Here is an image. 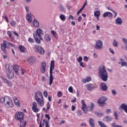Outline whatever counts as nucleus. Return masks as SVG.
Listing matches in <instances>:
<instances>
[{"mask_svg":"<svg viewBox=\"0 0 127 127\" xmlns=\"http://www.w3.org/2000/svg\"><path fill=\"white\" fill-rule=\"evenodd\" d=\"M89 125L91 127H95V124H94V119L92 118H90L89 121Z\"/></svg>","mask_w":127,"mask_h":127,"instance_id":"nucleus-31","label":"nucleus"},{"mask_svg":"<svg viewBox=\"0 0 127 127\" xmlns=\"http://www.w3.org/2000/svg\"><path fill=\"white\" fill-rule=\"evenodd\" d=\"M123 110L127 114V104L123 103L119 108V110Z\"/></svg>","mask_w":127,"mask_h":127,"instance_id":"nucleus-18","label":"nucleus"},{"mask_svg":"<svg viewBox=\"0 0 127 127\" xmlns=\"http://www.w3.org/2000/svg\"><path fill=\"white\" fill-rule=\"evenodd\" d=\"M28 41L30 43H34V40L32 38H29Z\"/></svg>","mask_w":127,"mask_h":127,"instance_id":"nucleus-47","label":"nucleus"},{"mask_svg":"<svg viewBox=\"0 0 127 127\" xmlns=\"http://www.w3.org/2000/svg\"><path fill=\"white\" fill-rule=\"evenodd\" d=\"M43 122L46 125V127H49V121H47V119H43Z\"/></svg>","mask_w":127,"mask_h":127,"instance_id":"nucleus-37","label":"nucleus"},{"mask_svg":"<svg viewBox=\"0 0 127 127\" xmlns=\"http://www.w3.org/2000/svg\"><path fill=\"white\" fill-rule=\"evenodd\" d=\"M36 102H37L38 105L40 106V107H44V99H43V98L36 100Z\"/></svg>","mask_w":127,"mask_h":127,"instance_id":"nucleus-13","label":"nucleus"},{"mask_svg":"<svg viewBox=\"0 0 127 127\" xmlns=\"http://www.w3.org/2000/svg\"><path fill=\"white\" fill-rule=\"evenodd\" d=\"M8 46H10L11 47H15L14 45H13L11 43L8 42Z\"/></svg>","mask_w":127,"mask_h":127,"instance_id":"nucleus-59","label":"nucleus"},{"mask_svg":"<svg viewBox=\"0 0 127 127\" xmlns=\"http://www.w3.org/2000/svg\"><path fill=\"white\" fill-rule=\"evenodd\" d=\"M113 44L114 47H118V44H119V43L116 41V40H114Z\"/></svg>","mask_w":127,"mask_h":127,"instance_id":"nucleus-43","label":"nucleus"},{"mask_svg":"<svg viewBox=\"0 0 127 127\" xmlns=\"http://www.w3.org/2000/svg\"><path fill=\"white\" fill-rule=\"evenodd\" d=\"M13 69L16 75H18V65L16 64L13 65Z\"/></svg>","mask_w":127,"mask_h":127,"instance_id":"nucleus-28","label":"nucleus"},{"mask_svg":"<svg viewBox=\"0 0 127 127\" xmlns=\"http://www.w3.org/2000/svg\"><path fill=\"white\" fill-rule=\"evenodd\" d=\"M103 17H109L110 18L113 17V14L111 13V12H105L103 15Z\"/></svg>","mask_w":127,"mask_h":127,"instance_id":"nucleus-22","label":"nucleus"},{"mask_svg":"<svg viewBox=\"0 0 127 127\" xmlns=\"http://www.w3.org/2000/svg\"><path fill=\"white\" fill-rule=\"evenodd\" d=\"M1 79L4 82V83H6L8 86H12V84H11V82L9 81L7 79H6L4 76H1Z\"/></svg>","mask_w":127,"mask_h":127,"instance_id":"nucleus-21","label":"nucleus"},{"mask_svg":"<svg viewBox=\"0 0 127 127\" xmlns=\"http://www.w3.org/2000/svg\"><path fill=\"white\" fill-rule=\"evenodd\" d=\"M33 35H36V36H38L39 38H40V40H43L42 38V36L44 35V31L41 28H38L36 30V34H33Z\"/></svg>","mask_w":127,"mask_h":127,"instance_id":"nucleus-7","label":"nucleus"},{"mask_svg":"<svg viewBox=\"0 0 127 127\" xmlns=\"http://www.w3.org/2000/svg\"><path fill=\"white\" fill-rule=\"evenodd\" d=\"M68 91L70 93H73V87L72 86L69 87L68 88Z\"/></svg>","mask_w":127,"mask_h":127,"instance_id":"nucleus-54","label":"nucleus"},{"mask_svg":"<svg viewBox=\"0 0 127 127\" xmlns=\"http://www.w3.org/2000/svg\"><path fill=\"white\" fill-rule=\"evenodd\" d=\"M48 95V93L46 91H45L44 92V97H45V98H47Z\"/></svg>","mask_w":127,"mask_h":127,"instance_id":"nucleus-55","label":"nucleus"},{"mask_svg":"<svg viewBox=\"0 0 127 127\" xmlns=\"http://www.w3.org/2000/svg\"><path fill=\"white\" fill-rule=\"evenodd\" d=\"M96 49H97L98 50L103 49V42L100 40L96 42Z\"/></svg>","mask_w":127,"mask_h":127,"instance_id":"nucleus-10","label":"nucleus"},{"mask_svg":"<svg viewBox=\"0 0 127 127\" xmlns=\"http://www.w3.org/2000/svg\"><path fill=\"white\" fill-rule=\"evenodd\" d=\"M41 71L44 73L46 71V62H43L41 64Z\"/></svg>","mask_w":127,"mask_h":127,"instance_id":"nucleus-16","label":"nucleus"},{"mask_svg":"<svg viewBox=\"0 0 127 127\" xmlns=\"http://www.w3.org/2000/svg\"><path fill=\"white\" fill-rule=\"evenodd\" d=\"M100 90L101 91H104V92H106L108 90V85L106 84V83L102 82L100 84Z\"/></svg>","mask_w":127,"mask_h":127,"instance_id":"nucleus-14","label":"nucleus"},{"mask_svg":"<svg viewBox=\"0 0 127 127\" xmlns=\"http://www.w3.org/2000/svg\"><path fill=\"white\" fill-rule=\"evenodd\" d=\"M15 119L21 123L23 121V119H24V114L22 112H16Z\"/></svg>","mask_w":127,"mask_h":127,"instance_id":"nucleus-6","label":"nucleus"},{"mask_svg":"<svg viewBox=\"0 0 127 127\" xmlns=\"http://www.w3.org/2000/svg\"><path fill=\"white\" fill-rule=\"evenodd\" d=\"M4 104L5 107L7 108H12L13 107V103L11 98L8 96L2 97L0 100V104Z\"/></svg>","mask_w":127,"mask_h":127,"instance_id":"nucleus-2","label":"nucleus"},{"mask_svg":"<svg viewBox=\"0 0 127 127\" xmlns=\"http://www.w3.org/2000/svg\"><path fill=\"white\" fill-rule=\"evenodd\" d=\"M60 18L62 20V21H65L66 19V16L64 14H61L60 15Z\"/></svg>","mask_w":127,"mask_h":127,"instance_id":"nucleus-35","label":"nucleus"},{"mask_svg":"<svg viewBox=\"0 0 127 127\" xmlns=\"http://www.w3.org/2000/svg\"><path fill=\"white\" fill-rule=\"evenodd\" d=\"M26 126V122H25L20 125V127H25Z\"/></svg>","mask_w":127,"mask_h":127,"instance_id":"nucleus-49","label":"nucleus"},{"mask_svg":"<svg viewBox=\"0 0 127 127\" xmlns=\"http://www.w3.org/2000/svg\"><path fill=\"white\" fill-rule=\"evenodd\" d=\"M58 97L59 98H61V97H62V92H61V91L58 92Z\"/></svg>","mask_w":127,"mask_h":127,"instance_id":"nucleus-51","label":"nucleus"},{"mask_svg":"<svg viewBox=\"0 0 127 127\" xmlns=\"http://www.w3.org/2000/svg\"><path fill=\"white\" fill-rule=\"evenodd\" d=\"M109 50L111 53H112V54H115V51H114V50H113L112 48H110Z\"/></svg>","mask_w":127,"mask_h":127,"instance_id":"nucleus-61","label":"nucleus"},{"mask_svg":"<svg viewBox=\"0 0 127 127\" xmlns=\"http://www.w3.org/2000/svg\"><path fill=\"white\" fill-rule=\"evenodd\" d=\"M107 101H108V98L105 96H102L97 101V103L100 107H104L107 105V103H106Z\"/></svg>","mask_w":127,"mask_h":127,"instance_id":"nucleus-5","label":"nucleus"},{"mask_svg":"<svg viewBox=\"0 0 127 127\" xmlns=\"http://www.w3.org/2000/svg\"><path fill=\"white\" fill-rule=\"evenodd\" d=\"M35 49L39 52V53H40V54H44V53L45 52L44 49L39 45L36 46Z\"/></svg>","mask_w":127,"mask_h":127,"instance_id":"nucleus-11","label":"nucleus"},{"mask_svg":"<svg viewBox=\"0 0 127 127\" xmlns=\"http://www.w3.org/2000/svg\"><path fill=\"white\" fill-rule=\"evenodd\" d=\"M77 20L79 22H80L82 20V16H80L78 17Z\"/></svg>","mask_w":127,"mask_h":127,"instance_id":"nucleus-64","label":"nucleus"},{"mask_svg":"<svg viewBox=\"0 0 127 127\" xmlns=\"http://www.w3.org/2000/svg\"><path fill=\"white\" fill-rule=\"evenodd\" d=\"M55 63L54 61H52L50 64V86H51L52 83H53V75H52V71L54 69Z\"/></svg>","mask_w":127,"mask_h":127,"instance_id":"nucleus-4","label":"nucleus"},{"mask_svg":"<svg viewBox=\"0 0 127 127\" xmlns=\"http://www.w3.org/2000/svg\"><path fill=\"white\" fill-rule=\"evenodd\" d=\"M92 81V77L91 76H87L86 77V79H84L82 80V83L83 84H86V83L91 82Z\"/></svg>","mask_w":127,"mask_h":127,"instance_id":"nucleus-23","label":"nucleus"},{"mask_svg":"<svg viewBox=\"0 0 127 127\" xmlns=\"http://www.w3.org/2000/svg\"><path fill=\"white\" fill-rule=\"evenodd\" d=\"M86 86L87 87V90L88 91H92L93 89H95V86L92 84H88Z\"/></svg>","mask_w":127,"mask_h":127,"instance_id":"nucleus-29","label":"nucleus"},{"mask_svg":"<svg viewBox=\"0 0 127 127\" xmlns=\"http://www.w3.org/2000/svg\"><path fill=\"white\" fill-rule=\"evenodd\" d=\"M14 101L16 106H17V107H20V104H19V101L18 99H17V98H15L14 99Z\"/></svg>","mask_w":127,"mask_h":127,"instance_id":"nucleus-32","label":"nucleus"},{"mask_svg":"<svg viewBox=\"0 0 127 127\" xmlns=\"http://www.w3.org/2000/svg\"><path fill=\"white\" fill-rule=\"evenodd\" d=\"M51 33L53 35V36H54V37H55L56 39H58V36L56 32H55V31H51Z\"/></svg>","mask_w":127,"mask_h":127,"instance_id":"nucleus-36","label":"nucleus"},{"mask_svg":"<svg viewBox=\"0 0 127 127\" xmlns=\"http://www.w3.org/2000/svg\"><path fill=\"white\" fill-rule=\"evenodd\" d=\"M88 60V57H87L86 56L84 57L83 58L84 61H85V62H87Z\"/></svg>","mask_w":127,"mask_h":127,"instance_id":"nucleus-60","label":"nucleus"},{"mask_svg":"<svg viewBox=\"0 0 127 127\" xmlns=\"http://www.w3.org/2000/svg\"><path fill=\"white\" fill-rule=\"evenodd\" d=\"M104 120L105 122H111L113 119L109 116H106L104 118Z\"/></svg>","mask_w":127,"mask_h":127,"instance_id":"nucleus-33","label":"nucleus"},{"mask_svg":"<svg viewBox=\"0 0 127 127\" xmlns=\"http://www.w3.org/2000/svg\"><path fill=\"white\" fill-rule=\"evenodd\" d=\"M76 114L77 116H82L83 113L82 112V111L78 110L76 111Z\"/></svg>","mask_w":127,"mask_h":127,"instance_id":"nucleus-42","label":"nucleus"},{"mask_svg":"<svg viewBox=\"0 0 127 127\" xmlns=\"http://www.w3.org/2000/svg\"><path fill=\"white\" fill-rule=\"evenodd\" d=\"M10 24L11 26H15L16 25V22L15 21L12 20L10 22Z\"/></svg>","mask_w":127,"mask_h":127,"instance_id":"nucleus-38","label":"nucleus"},{"mask_svg":"<svg viewBox=\"0 0 127 127\" xmlns=\"http://www.w3.org/2000/svg\"><path fill=\"white\" fill-rule=\"evenodd\" d=\"M7 34L8 36H9L10 39H11V41H14L15 39L12 36V33L10 31H7Z\"/></svg>","mask_w":127,"mask_h":127,"instance_id":"nucleus-24","label":"nucleus"},{"mask_svg":"<svg viewBox=\"0 0 127 127\" xmlns=\"http://www.w3.org/2000/svg\"><path fill=\"white\" fill-rule=\"evenodd\" d=\"M50 104L49 103V102H48L47 104V109L46 112H49V110H50Z\"/></svg>","mask_w":127,"mask_h":127,"instance_id":"nucleus-41","label":"nucleus"},{"mask_svg":"<svg viewBox=\"0 0 127 127\" xmlns=\"http://www.w3.org/2000/svg\"><path fill=\"white\" fill-rule=\"evenodd\" d=\"M68 19H71L72 20H74V17L72 15H70L68 18Z\"/></svg>","mask_w":127,"mask_h":127,"instance_id":"nucleus-57","label":"nucleus"},{"mask_svg":"<svg viewBox=\"0 0 127 127\" xmlns=\"http://www.w3.org/2000/svg\"><path fill=\"white\" fill-rule=\"evenodd\" d=\"M32 16H33V15L31 13H27L26 18L28 22H30V23L32 22Z\"/></svg>","mask_w":127,"mask_h":127,"instance_id":"nucleus-19","label":"nucleus"},{"mask_svg":"<svg viewBox=\"0 0 127 127\" xmlns=\"http://www.w3.org/2000/svg\"><path fill=\"white\" fill-rule=\"evenodd\" d=\"M75 109H76V107H75V106L74 105H72L71 106V111L72 112H74V111H75Z\"/></svg>","mask_w":127,"mask_h":127,"instance_id":"nucleus-62","label":"nucleus"},{"mask_svg":"<svg viewBox=\"0 0 127 127\" xmlns=\"http://www.w3.org/2000/svg\"><path fill=\"white\" fill-rule=\"evenodd\" d=\"M106 113H107V114H109L110 113H112V111L110 109H107L106 110Z\"/></svg>","mask_w":127,"mask_h":127,"instance_id":"nucleus-63","label":"nucleus"},{"mask_svg":"<svg viewBox=\"0 0 127 127\" xmlns=\"http://www.w3.org/2000/svg\"><path fill=\"white\" fill-rule=\"evenodd\" d=\"M9 48L10 46H8V42L5 40L3 41V43L0 45V48L4 53H6V48L7 49H9Z\"/></svg>","mask_w":127,"mask_h":127,"instance_id":"nucleus-8","label":"nucleus"},{"mask_svg":"<svg viewBox=\"0 0 127 127\" xmlns=\"http://www.w3.org/2000/svg\"><path fill=\"white\" fill-rule=\"evenodd\" d=\"M37 123H38V125H41V124H42V122L41 121V120H40V119H37Z\"/></svg>","mask_w":127,"mask_h":127,"instance_id":"nucleus-58","label":"nucleus"},{"mask_svg":"<svg viewBox=\"0 0 127 127\" xmlns=\"http://www.w3.org/2000/svg\"><path fill=\"white\" fill-rule=\"evenodd\" d=\"M122 41H123V43H124V44H125L126 45H127V39L123 38L122 39Z\"/></svg>","mask_w":127,"mask_h":127,"instance_id":"nucleus-48","label":"nucleus"},{"mask_svg":"<svg viewBox=\"0 0 127 127\" xmlns=\"http://www.w3.org/2000/svg\"><path fill=\"white\" fill-rule=\"evenodd\" d=\"M43 98V96H42V93L40 91H37L35 93V100H38L39 99H42Z\"/></svg>","mask_w":127,"mask_h":127,"instance_id":"nucleus-12","label":"nucleus"},{"mask_svg":"<svg viewBox=\"0 0 127 127\" xmlns=\"http://www.w3.org/2000/svg\"><path fill=\"white\" fill-rule=\"evenodd\" d=\"M98 72L100 79L103 80L104 82H107L109 78V74H108V71L106 70L105 65H103L102 67H100L98 69Z\"/></svg>","mask_w":127,"mask_h":127,"instance_id":"nucleus-1","label":"nucleus"},{"mask_svg":"<svg viewBox=\"0 0 127 127\" xmlns=\"http://www.w3.org/2000/svg\"><path fill=\"white\" fill-rule=\"evenodd\" d=\"M81 110L84 113H87V112H92L94 110V103H91L89 106L87 107L86 103L84 100H81Z\"/></svg>","mask_w":127,"mask_h":127,"instance_id":"nucleus-3","label":"nucleus"},{"mask_svg":"<svg viewBox=\"0 0 127 127\" xmlns=\"http://www.w3.org/2000/svg\"><path fill=\"white\" fill-rule=\"evenodd\" d=\"M82 60H83V58H82V57L81 56H80L79 57H78V58H77V61L79 63L81 62Z\"/></svg>","mask_w":127,"mask_h":127,"instance_id":"nucleus-50","label":"nucleus"},{"mask_svg":"<svg viewBox=\"0 0 127 127\" xmlns=\"http://www.w3.org/2000/svg\"><path fill=\"white\" fill-rule=\"evenodd\" d=\"M6 73L8 79H12L14 77V73L12 70H9V71H7Z\"/></svg>","mask_w":127,"mask_h":127,"instance_id":"nucleus-17","label":"nucleus"},{"mask_svg":"<svg viewBox=\"0 0 127 127\" xmlns=\"http://www.w3.org/2000/svg\"><path fill=\"white\" fill-rule=\"evenodd\" d=\"M33 25L35 27H36L37 28H38V27H39V22H38L37 20H34L33 21Z\"/></svg>","mask_w":127,"mask_h":127,"instance_id":"nucleus-30","label":"nucleus"},{"mask_svg":"<svg viewBox=\"0 0 127 127\" xmlns=\"http://www.w3.org/2000/svg\"><path fill=\"white\" fill-rule=\"evenodd\" d=\"M12 32L13 34H14V35H15V36H17V37H18V36H19V35L16 32L12 31Z\"/></svg>","mask_w":127,"mask_h":127,"instance_id":"nucleus-52","label":"nucleus"},{"mask_svg":"<svg viewBox=\"0 0 127 127\" xmlns=\"http://www.w3.org/2000/svg\"><path fill=\"white\" fill-rule=\"evenodd\" d=\"M33 37L36 42L38 44H40L41 43V41L40 40V38H39V36H37L36 35H33Z\"/></svg>","mask_w":127,"mask_h":127,"instance_id":"nucleus-26","label":"nucleus"},{"mask_svg":"<svg viewBox=\"0 0 127 127\" xmlns=\"http://www.w3.org/2000/svg\"><path fill=\"white\" fill-rule=\"evenodd\" d=\"M60 8L61 11H63V12L65 11V9H64V6L62 4L60 5Z\"/></svg>","mask_w":127,"mask_h":127,"instance_id":"nucleus-45","label":"nucleus"},{"mask_svg":"<svg viewBox=\"0 0 127 127\" xmlns=\"http://www.w3.org/2000/svg\"><path fill=\"white\" fill-rule=\"evenodd\" d=\"M44 39L47 42H49V41H51V37H50V35H49L48 34H47L44 36Z\"/></svg>","mask_w":127,"mask_h":127,"instance_id":"nucleus-27","label":"nucleus"},{"mask_svg":"<svg viewBox=\"0 0 127 127\" xmlns=\"http://www.w3.org/2000/svg\"><path fill=\"white\" fill-rule=\"evenodd\" d=\"M5 67L6 69V72H8L11 70L10 69V67H9V64H5Z\"/></svg>","mask_w":127,"mask_h":127,"instance_id":"nucleus-39","label":"nucleus"},{"mask_svg":"<svg viewBox=\"0 0 127 127\" xmlns=\"http://www.w3.org/2000/svg\"><path fill=\"white\" fill-rule=\"evenodd\" d=\"M32 110L34 113H38L40 111V109L37 108V103L36 102L32 103Z\"/></svg>","mask_w":127,"mask_h":127,"instance_id":"nucleus-9","label":"nucleus"},{"mask_svg":"<svg viewBox=\"0 0 127 127\" xmlns=\"http://www.w3.org/2000/svg\"><path fill=\"white\" fill-rule=\"evenodd\" d=\"M101 15V12L100 11H96V17L98 20H100V15Z\"/></svg>","mask_w":127,"mask_h":127,"instance_id":"nucleus-34","label":"nucleus"},{"mask_svg":"<svg viewBox=\"0 0 127 127\" xmlns=\"http://www.w3.org/2000/svg\"><path fill=\"white\" fill-rule=\"evenodd\" d=\"M19 49L20 52H22V53H25V52H26V48H25L24 46L22 45L19 46Z\"/></svg>","mask_w":127,"mask_h":127,"instance_id":"nucleus-25","label":"nucleus"},{"mask_svg":"<svg viewBox=\"0 0 127 127\" xmlns=\"http://www.w3.org/2000/svg\"><path fill=\"white\" fill-rule=\"evenodd\" d=\"M111 92L113 96H117V95H118V93L117 92V91H116V89L112 90Z\"/></svg>","mask_w":127,"mask_h":127,"instance_id":"nucleus-44","label":"nucleus"},{"mask_svg":"<svg viewBox=\"0 0 127 127\" xmlns=\"http://www.w3.org/2000/svg\"><path fill=\"white\" fill-rule=\"evenodd\" d=\"M114 117H115V119L118 120V117H119V116L118 115V114L117 113V111H115L114 112Z\"/></svg>","mask_w":127,"mask_h":127,"instance_id":"nucleus-53","label":"nucleus"},{"mask_svg":"<svg viewBox=\"0 0 127 127\" xmlns=\"http://www.w3.org/2000/svg\"><path fill=\"white\" fill-rule=\"evenodd\" d=\"M121 66L122 67H124V66H126V67H127V63L126 62H123L121 63Z\"/></svg>","mask_w":127,"mask_h":127,"instance_id":"nucleus-46","label":"nucleus"},{"mask_svg":"<svg viewBox=\"0 0 127 127\" xmlns=\"http://www.w3.org/2000/svg\"><path fill=\"white\" fill-rule=\"evenodd\" d=\"M96 116H98V117H102L104 116V113L102 112H97Z\"/></svg>","mask_w":127,"mask_h":127,"instance_id":"nucleus-40","label":"nucleus"},{"mask_svg":"<svg viewBox=\"0 0 127 127\" xmlns=\"http://www.w3.org/2000/svg\"><path fill=\"white\" fill-rule=\"evenodd\" d=\"M115 24L117 25H122L123 24V19L121 17H118L115 20Z\"/></svg>","mask_w":127,"mask_h":127,"instance_id":"nucleus-20","label":"nucleus"},{"mask_svg":"<svg viewBox=\"0 0 127 127\" xmlns=\"http://www.w3.org/2000/svg\"><path fill=\"white\" fill-rule=\"evenodd\" d=\"M112 127H123L120 126L119 125H116V123H113L112 124Z\"/></svg>","mask_w":127,"mask_h":127,"instance_id":"nucleus-56","label":"nucleus"},{"mask_svg":"<svg viewBox=\"0 0 127 127\" xmlns=\"http://www.w3.org/2000/svg\"><path fill=\"white\" fill-rule=\"evenodd\" d=\"M27 61L29 63V64H30V65H32V64H34L35 63L36 60L34 57H30L27 59Z\"/></svg>","mask_w":127,"mask_h":127,"instance_id":"nucleus-15","label":"nucleus"}]
</instances>
